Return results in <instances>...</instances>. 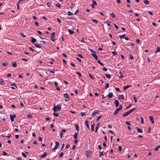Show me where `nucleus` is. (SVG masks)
Returning <instances> with one entry per match:
<instances>
[{
    "label": "nucleus",
    "instance_id": "nucleus-25",
    "mask_svg": "<svg viewBox=\"0 0 160 160\" xmlns=\"http://www.w3.org/2000/svg\"><path fill=\"white\" fill-rule=\"evenodd\" d=\"M76 130L78 132L79 131V127L78 125V124L75 125Z\"/></svg>",
    "mask_w": 160,
    "mask_h": 160
},
{
    "label": "nucleus",
    "instance_id": "nucleus-2",
    "mask_svg": "<svg viewBox=\"0 0 160 160\" xmlns=\"http://www.w3.org/2000/svg\"><path fill=\"white\" fill-rule=\"evenodd\" d=\"M55 33L53 32L51 34V39L52 42H55V39L54 38Z\"/></svg>",
    "mask_w": 160,
    "mask_h": 160
},
{
    "label": "nucleus",
    "instance_id": "nucleus-9",
    "mask_svg": "<svg viewBox=\"0 0 160 160\" xmlns=\"http://www.w3.org/2000/svg\"><path fill=\"white\" fill-rule=\"evenodd\" d=\"M118 98L120 100L121 99L124 100V97L122 95H119Z\"/></svg>",
    "mask_w": 160,
    "mask_h": 160
},
{
    "label": "nucleus",
    "instance_id": "nucleus-8",
    "mask_svg": "<svg viewBox=\"0 0 160 160\" xmlns=\"http://www.w3.org/2000/svg\"><path fill=\"white\" fill-rule=\"evenodd\" d=\"M91 55L96 60H98V57L96 55V53H92L91 54Z\"/></svg>",
    "mask_w": 160,
    "mask_h": 160
},
{
    "label": "nucleus",
    "instance_id": "nucleus-36",
    "mask_svg": "<svg viewBox=\"0 0 160 160\" xmlns=\"http://www.w3.org/2000/svg\"><path fill=\"white\" fill-rule=\"evenodd\" d=\"M160 51V48L159 47H158L157 48V50L155 51V52L156 53H157V52H159Z\"/></svg>",
    "mask_w": 160,
    "mask_h": 160
},
{
    "label": "nucleus",
    "instance_id": "nucleus-42",
    "mask_svg": "<svg viewBox=\"0 0 160 160\" xmlns=\"http://www.w3.org/2000/svg\"><path fill=\"white\" fill-rule=\"evenodd\" d=\"M101 117L102 116H99L97 118L96 122L98 121L101 118Z\"/></svg>",
    "mask_w": 160,
    "mask_h": 160
},
{
    "label": "nucleus",
    "instance_id": "nucleus-35",
    "mask_svg": "<svg viewBox=\"0 0 160 160\" xmlns=\"http://www.w3.org/2000/svg\"><path fill=\"white\" fill-rule=\"evenodd\" d=\"M135 109H136L135 108H133L130 110H129L128 111V112H129L130 113H131L133 111H134Z\"/></svg>",
    "mask_w": 160,
    "mask_h": 160
},
{
    "label": "nucleus",
    "instance_id": "nucleus-37",
    "mask_svg": "<svg viewBox=\"0 0 160 160\" xmlns=\"http://www.w3.org/2000/svg\"><path fill=\"white\" fill-rule=\"evenodd\" d=\"M110 15L113 18H115L116 17V15L112 12L110 13Z\"/></svg>",
    "mask_w": 160,
    "mask_h": 160
},
{
    "label": "nucleus",
    "instance_id": "nucleus-54",
    "mask_svg": "<svg viewBox=\"0 0 160 160\" xmlns=\"http://www.w3.org/2000/svg\"><path fill=\"white\" fill-rule=\"evenodd\" d=\"M129 56L130 58V59H133V57L132 55L131 54H129Z\"/></svg>",
    "mask_w": 160,
    "mask_h": 160
},
{
    "label": "nucleus",
    "instance_id": "nucleus-56",
    "mask_svg": "<svg viewBox=\"0 0 160 160\" xmlns=\"http://www.w3.org/2000/svg\"><path fill=\"white\" fill-rule=\"evenodd\" d=\"M20 35L24 38L25 37H26V36L24 35V34L22 32L20 33Z\"/></svg>",
    "mask_w": 160,
    "mask_h": 160
},
{
    "label": "nucleus",
    "instance_id": "nucleus-39",
    "mask_svg": "<svg viewBox=\"0 0 160 160\" xmlns=\"http://www.w3.org/2000/svg\"><path fill=\"white\" fill-rule=\"evenodd\" d=\"M86 113V112H81V115L82 117H83L85 115Z\"/></svg>",
    "mask_w": 160,
    "mask_h": 160
},
{
    "label": "nucleus",
    "instance_id": "nucleus-31",
    "mask_svg": "<svg viewBox=\"0 0 160 160\" xmlns=\"http://www.w3.org/2000/svg\"><path fill=\"white\" fill-rule=\"evenodd\" d=\"M98 62L99 64H100L102 66H103L104 65V64L103 63H102V62H101L100 61V60H98Z\"/></svg>",
    "mask_w": 160,
    "mask_h": 160
},
{
    "label": "nucleus",
    "instance_id": "nucleus-28",
    "mask_svg": "<svg viewBox=\"0 0 160 160\" xmlns=\"http://www.w3.org/2000/svg\"><path fill=\"white\" fill-rule=\"evenodd\" d=\"M160 148V145L158 146L154 150L155 151H158V150L159 148Z\"/></svg>",
    "mask_w": 160,
    "mask_h": 160
},
{
    "label": "nucleus",
    "instance_id": "nucleus-49",
    "mask_svg": "<svg viewBox=\"0 0 160 160\" xmlns=\"http://www.w3.org/2000/svg\"><path fill=\"white\" fill-rule=\"evenodd\" d=\"M22 155L24 158H26L27 157V155L24 152H22Z\"/></svg>",
    "mask_w": 160,
    "mask_h": 160
},
{
    "label": "nucleus",
    "instance_id": "nucleus-4",
    "mask_svg": "<svg viewBox=\"0 0 160 160\" xmlns=\"http://www.w3.org/2000/svg\"><path fill=\"white\" fill-rule=\"evenodd\" d=\"M59 145V142H56L55 146V147L53 148L52 149V150L54 151V150H55L56 149H57L58 148Z\"/></svg>",
    "mask_w": 160,
    "mask_h": 160
},
{
    "label": "nucleus",
    "instance_id": "nucleus-22",
    "mask_svg": "<svg viewBox=\"0 0 160 160\" xmlns=\"http://www.w3.org/2000/svg\"><path fill=\"white\" fill-rule=\"evenodd\" d=\"M47 155V153L46 152H44V153L41 156V158H43L45 157Z\"/></svg>",
    "mask_w": 160,
    "mask_h": 160
},
{
    "label": "nucleus",
    "instance_id": "nucleus-13",
    "mask_svg": "<svg viewBox=\"0 0 160 160\" xmlns=\"http://www.w3.org/2000/svg\"><path fill=\"white\" fill-rule=\"evenodd\" d=\"M108 98H112L113 96V94L112 92H110L109 93L107 96Z\"/></svg>",
    "mask_w": 160,
    "mask_h": 160
},
{
    "label": "nucleus",
    "instance_id": "nucleus-12",
    "mask_svg": "<svg viewBox=\"0 0 160 160\" xmlns=\"http://www.w3.org/2000/svg\"><path fill=\"white\" fill-rule=\"evenodd\" d=\"M149 118H150V119L151 122L152 123L154 124V122L153 120V117L152 116H149Z\"/></svg>",
    "mask_w": 160,
    "mask_h": 160
},
{
    "label": "nucleus",
    "instance_id": "nucleus-26",
    "mask_svg": "<svg viewBox=\"0 0 160 160\" xmlns=\"http://www.w3.org/2000/svg\"><path fill=\"white\" fill-rule=\"evenodd\" d=\"M0 84H4V81L2 79H0Z\"/></svg>",
    "mask_w": 160,
    "mask_h": 160
},
{
    "label": "nucleus",
    "instance_id": "nucleus-23",
    "mask_svg": "<svg viewBox=\"0 0 160 160\" xmlns=\"http://www.w3.org/2000/svg\"><path fill=\"white\" fill-rule=\"evenodd\" d=\"M34 45L36 46V47L37 48H42V47L40 46L39 44H34Z\"/></svg>",
    "mask_w": 160,
    "mask_h": 160
},
{
    "label": "nucleus",
    "instance_id": "nucleus-57",
    "mask_svg": "<svg viewBox=\"0 0 160 160\" xmlns=\"http://www.w3.org/2000/svg\"><path fill=\"white\" fill-rule=\"evenodd\" d=\"M53 114L56 117H58L59 115L58 114V113L54 112Z\"/></svg>",
    "mask_w": 160,
    "mask_h": 160
},
{
    "label": "nucleus",
    "instance_id": "nucleus-45",
    "mask_svg": "<svg viewBox=\"0 0 160 160\" xmlns=\"http://www.w3.org/2000/svg\"><path fill=\"white\" fill-rule=\"evenodd\" d=\"M125 36V34H123L122 35H119V37L121 38L122 39V38Z\"/></svg>",
    "mask_w": 160,
    "mask_h": 160
},
{
    "label": "nucleus",
    "instance_id": "nucleus-46",
    "mask_svg": "<svg viewBox=\"0 0 160 160\" xmlns=\"http://www.w3.org/2000/svg\"><path fill=\"white\" fill-rule=\"evenodd\" d=\"M112 53L113 55H116L117 54V52H116L112 51Z\"/></svg>",
    "mask_w": 160,
    "mask_h": 160
},
{
    "label": "nucleus",
    "instance_id": "nucleus-6",
    "mask_svg": "<svg viewBox=\"0 0 160 160\" xmlns=\"http://www.w3.org/2000/svg\"><path fill=\"white\" fill-rule=\"evenodd\" d=\"M100 125V122H98L97 124V126L95 128V132H97V131H98V129L99 128V126Z\"/></svg>",
    "mask_w": 160,
    "mask_h": 160
},
{
    "label": "nucleus",
    "instance_id": "nucleus-43",
    "mask_svg": "<svg viewBox=\"0 0 160 160\" xmlns=\"http://www.w3.org/2000/svg\"><path fill=\"white\" fill-rule=\"evenodd\" d=\"M109 86V84L108 83H107L106 84V86L105 87V89H106L107 88H108Z\"/></svg>",
    "mask_w": 160,
    "mask_h": 160
},
{
    "label": "nucleus",
    "instance_id": "nucleus-17",
    "mask_svg": "<svg viewBox=\"0 0 160 160\" xmlns=\"http://www.w3.org/2000/svg\"><path fill=\"white\" fill-rule=\"evenodd\" d=\"M136 128L137 129V132L138 133H142V129L140 128Z\"/></svg>",
    "mask_w": 160,
    "mask_h": 160
},
{
    "label": "nucleus",
    "instance_id": "nucleus-53",
    "mask_svg": "<svg viewBox=\"0 0 160 160\" xmlns=\"http://www.w3.org/2000/svg\"><path fill=\"white\" fill-rule=\"evenodd\" d=\"M70 65L72 66V67H76L75 65L73 63H70Z\"/></svg>",
    "mask_w": 160,
    "mask_h": 160
},
{
    "label": "nucleus",
    "instance_id": "nucleus-64",
    "mask_svg": "<svg viewBox=\"0 0 160 160\" xmlns=\"http://www.w3.org/2000/svg\"><path fill=\"white\" fill-rule=\"evenodd\" d=\"M102 70L104 71H107V68H103Z\"/></svg>",
    "mask_w": 160,
    "mask_h": 160
},
{
    "label": "nucleus",
    "instance_id": "nucleus-27",
    "mask_svg": "<svg viewBox=\"0 0 160 160\" xmlns=\"http://www.w3.org/2000/svg\"><path fill=\"white\" fill-rule=\"evenodd\" d=\"M78 134V132H75L74 135V138L76 139L77 138V135Z\"/></svg>",
    "mask_w": 160,
    "mask_h": 160
},
{
    "label": "nucleus",
    "instance_id": "nucleus-50",
    "mask_svg": "<svg viewBox=\"0 0 160 160\" xmlns=\"http://www.w3.org/2000/svg\"><path fill=\"white\" fill-rule=\"evenodd\" d=\"M122 150V147L121 146H119L118 147V150L119 151H121Z\"/></svg>",
    "mask_w": 160,
    "mask_h": 160
},
{
    "label": "nucleus",
    "instance_id": "nucleus-11",
    "mask_svg": "<svg viewBox=\"0 0 160 160\" xmlns=\"http://www.w3.org/2000/svg\"><path fill=\"white\" fill-rule=\"evenodd\" d=\"M114 102L115 104L116 107H118L119 105V103L118 101L117 100H116L114 101Z\"/></svg>",
    "mask_w": 160,
    "mask_h": 160
},
{
    "label": "nucleus",
    "instance_id": "nucleus-33",
    "mask_svg": "<svg viewBox=\"0 0 160 160\" xmlns=\"http://www.w3.org/2000/svg\"><path fill=\"white\" fill-rule=\"evenodd\" d=\"M106 77L108 78H111V75L110 74H105Z\"/></svg>",
    "mask_w": 160,
    "mask_h": 160
},
{
    "label": "nucleus",
    "instance_id": "nucleus-60",
    "mask_svg": "<svg viewBox=\"0 0 160 160\" xmlns=\"http://www.w3.org/2000/svg\"><path fill=\"white\" fill-rule=\"evenodd\" d=\"M50 72H52V73H54L55 72V70H52L51 71H50L49 69L48 70Z\"/></svg>",
    "mask_w": 160,
    "mask_h": 160
},
{
    "label": "nucleus",
    "instance_id": "nucleus-16",
    "mask_svg": "<svg viewBox=\"0 0 160 160\" xmlns=\"http://www.w3.org/2000/svg\"><path fill=\"white\" fill-rule=\"evenodd\" d=\"M63 97L66 98H68V100L69 99V97L68 93L64 94Z\"/></svg>",
    "mask_w": 160,
    "mask_h": 160
},
{
    "label": "nucleus",
    "instance_id": "nucleus-51",
    "mask_svg": "<svg viewBox=\"0 0 160 160\" xmlns=\"http://www.w3.org/2000/svg\"><path fill=\"white\" fill-rule=\"evenodd\" d=\"M56 5L57 7L58 8H60L61 7L60 4L59 3H57Z\"/></svg>",
    "mask_w": 160,
    "mask_h": 160
},
{
    "label": "nucleus",
    "instance_id": "nucleus-58",
    "mask_svg": "<svg viewBox=\"0 0 160 160\" xmlns=\"http://www.w3.org/2000/svg\"><path fill=\"white\" fill-rule=\"evenodd\" d=\"M78 55L80 58H83V56L81 54H78Z\"/></svg>",
    "mask_w": 160,
    "mask_h": 160
},
{
    "label": "nucleus",
    "instance_id": "nucleus-5",
    "mask_svg": "<svg viewBox=\"0 0 160 160\" xmlns=\"http://www.w3.org/2000/svg\"><path fill=\"white\" fill-rule=\"evenodd\" d=\"M92 153V152L91 151L88 150L87 152L86 156L89 157H90Z\"/></svg>",
    "mask_w": 160,
    "mask_h": 160
},
{
    "label": "nucleus",
    "instance_id": "nucleus-62",
    "mask_svg": "<svg viewBox=\"0 0 160 160\" xmlns=\"http://www.w3.org/2000/svg\"><path fill=\"white\" fill-rule=\"evenodd\" d=\"M122 105H120L119 106V108H118L119 110H120L122 108Z\"/></svg>",
    "mask_w": 160,
    "mask_h": 160
},
{
    "label": "nucleus",
    "instance_id": "nucleus-7",
    "mask_svg": "<svg viewBox=\"0 0 160 160\" xmlns=\"http://www.w3.org/2000/svg\"><path fill=\"white\" fill-rule=\"evenodd\" d=\"M99 111L98 110H95L92 113V117H94L95 116L96 114L98 113L99 112Z\"/></svg>",
    "mask_w": 160,
    "mask_h": 160
},
{
    "label": "nucleus",
    "instance_id": "nucleus-47",
    "mask_svg": "<svg viewBox=\"0 0 160 160\" xmlns=\"http://www.w3.org/2000/svg\"><path fill=\"white\" fill-rule=\"evenodd\" d=\"M63 152H61L59 155V157L60 158H61V157H62V156H63Z\"/></svg>",
    "mask_w": 160,
    "mask_h": 160
},
{
    "label": "nucleus",
    "instance_id": "nucleus-59",
    "mask_svg": "<svg viewBox=\"0 0 160 160\" xmlns=\"http://www.w3.org/2000/svg\"><path fill=\"white\" fill-rule=\"evenodd\" d=\"M141 123L142 124L143 123H144V121L143 118L142 117H141Z\"/></svg>",
    "mask_w": 160,
    "mask_h": 160
},
{
    "label": "nucleus",
    "instance_id": "nucleus-15",
    "mask_svg": "<svg viewBox=\"0 0 160 160\" xmlns=\"http://www.w3.org/2000/svg\"><path fill=\"white\" fill-rule=\"evenodd\" d=\"M129 114H130V113L128 111L127 112L125 113H124L122 115V116L123 117H125L127 116H128Z\"/></svg>",
    "mask_w": 160,
    "mask_h": 160
},
{
    "label": "nucleus",
    "instance_id": "nucleus-34",
    "mask_svg": "<svg viewBox=\"0 0 160 160\" xmlns=\"http://www.w3.org/2000/svg\"><path fill=\"white\" fill-rule=\"evenodd\" d=\"M133 99L135 102L136 103L137 102L138 100H137V98L136 97H135V96L133 97Z\"/></svg>",
    "mask_w": 160,
    "mask_h": 160
},
{
    "label": "nucleus",
    "instance_id": "nucleus-19",
    "mask_svg": "<svg viewBox=\"0 0 160 160\" xmlns=\"http://www.w3.org/2000/svg\"><path fill=\"white\" fill-rule=\"evenodd\" d=\"M17 64L16 62H13L12 63V66L14 68H15L17 67Z\"/></svg>",
    "mask_w": 160,
    "mask_h": 160
},
{
    "label": "nucleus",
    "instance_id": "nucleus-21",
    "mask_svg": "<svg viewBox=\"0 0 160 160\" xmlns=\"http://www.w3.org/2000/svg\"><path fill=\"white\" fill-rule=\"evenodd\" d=\"M91 132H92L94 131V124L93 123L91 125Z\"/></svg>",
    "mask_w": 160,
    "mask_h": 160
},
{
    "label": "nucleus",
    "instance_id": "nucleus-20",
    "mask_svg": "<svg viewBox=\"0 0 160 160\" xmlns=\"http://www.w3.org/2000/svg\"><path fill=\"white\" fill-rule=\"evenodd\" d=\"M131 86V85H129L124 86L123 88V90H125L127 88H128L130 87Z\"/></svg>",
    "mask_w": 160,
    "mask_h": 160
},
{
    "label": "nucleus",
    "instance_id": "nucleus-29",
    "mask_svg": "<svg viewBox=\"0 0 160 160\" xmlns=\"http://www.w3.org/2000/svg\"><path fill=\"white\" fill-rule=\"evenodd\" d=\"M143 2L146 4H149V2L147 0H145L143 1Z\"/></svg>",
    "mask_w": 160,
    "mask_h": 160
},
{
    "label": "nucleus",
    "instance_id": "nucleus-61",
    "mask_svg": "<svg viewBox=\"0 0 160 160\" xmlns=\"http://www.w3.org/2000/svg\"><path fill=\"white\" fill-rule=\"evenodd\" d=\"M106 23L108 26H111V25L110 24V22L109 21H107Z\"/></svg>",
    "mask_w": 160,
    "mask_h": 160
},
{
    "label": "nucleus",
    "instance_id": "nucleus-41",
    "mask_svg": "<svg viewBox=\"0 0 160 160\" xmlns=\"http://www.w3.org/2000/svg\"><path fill=\"white\" fill-rule=\"evenodd\" d=\"M92 21L94 22V23H98V22L96 20V19H92Z\"/></svg>",
    "mask_w": 160,
    "mask_h": 160
},
{
    "label": "nucleus",
    "instance_id": "nucleus-18",
    "mask_svg": "<svg viewBox=\"0 0 160 160\" xmlns=\"http://www.w3.org/2000/svg\"><path fill=\"white\" fill-rule=\"evenodd\" d=\"M119 111L120 110L118 108H117L115 111L114 112V113H113V115H115L117 114L118 113Z\"/></svg>",
    "mask_w": 160,
    "mask_h": 160
},
{
    "label": "nucleus",
    "instance_id": "nucleus-14",
    "mask_svg": "<svg viewBox=\"0 0 160 160\" xmlns=\"http://www.w3.org/2000/svg\"><path fill=\"white\" fill-rule=\"evenodd\" d=\"M31 42L33 43H34L35 42H36V38H34L33 37L31 38Z\"/></svg>",
    "mask_w": 160,
    "mask_h": 160
},
{
    "label": "nucleus",
    "instance_id": "nucleus-52",
    "mask_svg": "<svg viewBox=\"0 0 160 160\" xmlns=\"http://www.w3.org/2000/svg\"><path fill=\"white\" fill-rule=\"evenodd\" d=\"M27 118H32V115L31 114H28L27 115Z\"/></svg>",
    "mask_w": 160,
    "mask_h": 160
},
{
    "label": "nucleus",
    "instance_id": "nucleus-1",
    "mask_svg": "<svg viewBox=\"0 0 160 160\" xmlns=\"http://www.w3.org/2000/svg\"><path fill=\"white\" fill-rule=\"evenodd\" d=\"M55 104H54V107L53 108V110L54 112H56L57 111V109L58 111H60L61 109V106L59 105H57V106H56L54 105Z\"/></svg>",
    "mask_w": 160,
    "mask_h": 160
},
{
    "label": "nucleus",
    "instance_id": "nucleus-38",
    "mask_svg": "<svg viewBox=\"0 0 160 160\" xmlns=\"http://www.w3.org/2000/svg\"><path fill=\"white\" fill-rule=\"evenodd\" d=\"M99 152L100 153L99 157H101V156H103V151L102 152L99 151Z\"/></svg>",
    "mask_w": 160,
    "mask_h": 160
},
{
    "label": "nucleus",
    "instance_id": "nucleus-48",
    "mask_svg": "<svg viewBox=\"0 0 160 160\" xmlns=\"http://www.w3.org/2000/svg\"><path fill=\"white\" fill-rule=\"evenodd\" d=\"M92 3H93V5H97V4L96 2L94 0L92 1Z\"/></svg>",
    "mask_w": 160,
    "mask_h": 160
},
{
    "label": "nucleus",
    "instance_id": "nucleus-3",
    "mask_svg": "<svg viewBox=\"0 0 160 160\" xmlns=\"http://www.w3.org/2000/svg\"><path fill=\"white\" fill-rule=\"evenodd\" d=\"M16 115L15 114L14 115H12L11 114L10 115V118L12 122H13L14 121V118H15Z\"/></svg>",
    "mask_w": 160,
    "mask_h": 160
},
{
    "label": "nucleus",
    "instance_id": "nucleus-24",
    "mask_svg": "<svg viewBox=\"0 0 160 160\" xmlns=\"http://www.w3.org/2000/svg\"><path fill=\"white\" fill-rule=\"evenodd\" d=\"M68 32L70 34L72 35L74 33V32L73 31H72L70 29H69L68 30Z\"/></svg>",
    "mask_w": 160,
    "mask_h": 160
},
{
    "label": "nucleus",
    "instance_id": "nucleus-30",
    "mask_svg": "<svg viewBox=\"0 0 160 160\" xmlns=\"http://www.w3.org/2000/svg\"><path fill=\"white\" fill-rule=\"evenodd\" d=\"M2 64L3 66H6L8 65V63L7 62H5L2 63Z\"/></svg>",
    "mask_w": 160,
    "mask_h": 160
},
{
    "label": "nucleus",
    "instance_id": "nucleus-40",
    "mask_svg": "<svg viewBox=\"0 0 160 160\" xmlns=\"http://www.w3.org/2000/svg\"><path fill=\"white\" fill-rule=\"evenodd\" d=\"M76 74H77L80 77H82V75L81 74V73L80 72H76Z\"/></svg>",
    "mask_w": 160,
    "mask_h": 160
},
{
    "label": "nucleus",
    "instance_id": "nucleus-44",
    "mask_svg": "<svg viewBox=\"0 0 160 160\" xmlns=\"http://www.w3.org/2000/svg\"><path fill=\"white\" fill-rule=\"evenodd\" d=\"M89 76L90 77V78L92 79H94V77L93 76H92L90 74H89Z\"/></svg>",
    "mask_w": 160,
    "mask_h": 160
},
{
    "label": "nucleus",
    "instance_id": "nucleus-55",
    "mask_svg": "<svg viewBox=\"0 0 160 160\" xmlns=\"http://www.w3.org/2000/svg\"><path fill=\"white\" fill-rule=\"evenodd\" d=\"M74 5L72 3H71V6L70 7V8H73L74 7Z\"/></svg>",
    "mask_w": 160,
    "mask_h": 160
},
{
    "label": "nucleus",
    "instance_id": "nucleus-32",
    "mask_svg": "<svg viewBox=\"0 0 160 160\" xmlns=\"http://www.w3.org/2000/svg\"><path fill=\"white\" fill-rule=\"evenodd\" d=\"M68 16L72 15L73 14L70 11H68Z\"/></svg>",
    "mask_w": 160,
    "mask_h": 160
},
{
    "label": "nucleus",
    "instance_id": "nucleus-10",
    "mask_svg": "<svg viewBox=\"0 0 160 160\" xmlns=\"http://www.w3.org/2000/svg\"><path fill=\"white\" fill-rule=\"evenodd\" d=\"M85 123L86 126L87 127V128L88 129H89V125L88 123V120H86L85 122Z\"/></svg>",
    "mask_w": 160,
    "mask_h": 160
},
{
    "label": "nucleus",
    "instance_id": "nucleus-63",
    "mask_svg": "<svg viewBox=\"0 0 160 160\" xmlns=\"http://www.w3.org/2000/svg\"><path fill=\"white\" fill-rule=\"evenodd\" d=\"M35 24L36 25V26H38L39 24H38V22H37V21L35 22Z\"/></svg>",
    "mask_w": 160,
    "mask_h": 160
}]
</instances>
